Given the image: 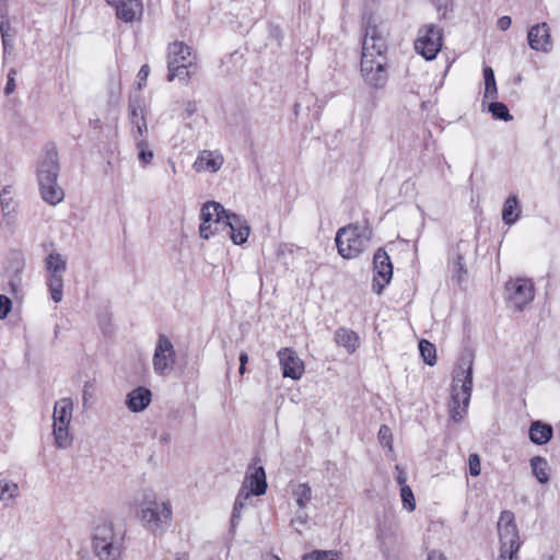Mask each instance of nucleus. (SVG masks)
Returning a JSON list of instances; mask_svg holds the SVG:
<instances>
[{"mask_svg": "<svg viewBox=\"0 0 560 560\" xmlns=\"http://www.w3.org/2000/svg\"><path fill=\"white\" fill-rule=\"evenodd\" d=\"M242 520V510H237L233 508L232 516H231V527L234 529Z\"/></svg>", "mask_w": 560, "mask_h": 560, "instance_id": "52", "label": "nucleus"}, {"mask_svg": "<svg viewBox=\"0 0 560 560\" xmlns=\"http://www.w3.org/2000/svg\"><path fill=\"white\" fill-rule=\"evenodd\" d=\"M151 397V390L140 386L127 395L126 406L132 412L143 411L150 405Z\"/></svg>", "mask_w": 560, "mask_h": 560, "instance_id": "21", "label": "nucleus"}, {"mask_svg": "<svg viewBox=\"0 0 560 560\" xmlns=\"http://www.w3.org/2000/svg\"><path fill=\"white\" fill-rule=\"evenodd\" d=\"M131 125L133 126V130H132L133 138L136 139V136H137L138 139H145V135L148 132V126H147L145 118H140L137 120V122L131 124Z\"/></svg>", "mask_w": 560, "mask_h": 560, "instance_id": "43", "label": "nucleus"}, {"mask_svg": "<svg viewBox=\"0 0 560 560\" xmlns=\"http://www.w3.org/2000/svg\"><path fill=\"white\" fill-rule=\"evenodd\" d=\"M245 366H246V365H242V364L240 363V369H238L240 374H242V375H243V374L245 373Z\"/></svg>", "mask_w": 560, "mask_h": 560, "instance_id": "60", "label": "nucleus"}, {"mask_svg": "<svg viewBox=\"0 0 560 560\" xmlns=\"http://www.w3.org/2000/svg\"><path fill=\"white\" fill-rule=\"evenodd\" d=\"M72 1H73L74 4L78 2V0H72Z\"/></svg>", "mask_w": 560, "mask_h": 560, "instance_id": "62", "label": "nucleus"}, {"mask_svg": "<svg viewBox=\"0 0 560 560\" xmlns=\"http://www.w3.org/2000/svg\"><path fill=\"white\" fill-rule=\"evenodd\" d=\"M230 229L231 240L234 244L245 243L249 236L250 228L247 221L236 213L230 212L224 221V226Z\"/></svg>", "mask_w": 560, "mask_h": 560, "instance_id": "19", "label": "nucleus"}, {"mask_svg": "<svg viewBox=\"0 0 560 560\" xmlns=\"http://www.w3.org/2000/svg\"><path fill=\"white\" fill-rule=\"evenodd\" d=\"M16 223V211L3 212L2 219L0 221V229L5 232L12 234L15 229Z\"/></svg>", "mask_w": 560, "mask_h": 560, "instance_id": "39", "label": "nucleus"}, {"mask_svg": "<svg viewBox=\"0 0 560 560\" xmlns=\"http://www.w3.org/2000/svg\"><path fill=\"white\" fill-rule=\"evenodd\" d=\"M148 77H149V66L143 65L138 72L139 89L142 88V84L147 81Z\"/></svg>", "mask_w": 560, "mask_h": 560, "instance_id": "51", "label": "nucleus"}, {"mask_svg": "<svg viewBox=\"0 0 560 560\" xmlns=\"http://www.w3.org/2000/svg\"><path fill=\"white\" fill-rule=\"evenodd\" d=\"M20 493L18 483L8 480H0V501L8 502L15 499Z\"/></svg>", "mask_w": 560, "mask_h": 560, "instance_id": "31", "label": "nucleus"}, {"mask_svg": "<svg viewBox=\"0 0 560 560\" xmlns=\"http://www.w3.org/2000/svg\"><path fill=\"white\" fill-rule=\"evenodd\" d=\"M293 498L299 508L305 509L312 500V489L308 483H299L293 489Z\"/></svg>", "mask_w": 560, "mask_h": 560, "instance_id": "30", "label": "nucleus"}, {"mask_svg": "<svg viewBox=\"0 0 560 560\" xmlns=\"http://www.w3.org/2000/svg\"><path fill=\"white\" fill-rule=\"evenodd\" d=\"M45 269L50 298L55 303H59L63 296V273L67 270V258L60 253H50L45 258Z\"/></svg>", "mask_w": 560, "mask_h": 560, "instance_id": "8", "label": "nucleus"}, {"mask_svg": "<svg viewBox=\"0 0 560 560\" xmlns=\"http://www.w3.org/2000/svg\"><path fill=\"white\" fill-rule=\"evenodd\" d=\"M92 549L100 560H118L122 550V537L112 523L102 521L93 528Z\"/></svg>", "mask_w": 560, "mask_h": 560, "instance_id": "5", "label": "nucleus"}, {"mask_svg": "<svg viewBox=\"0 0 560 560\" xmlns=\"http://www.w3.org/2000/svg\"><path fill=\"white\" fill-rule=\"evenodd\" d=\"M450 270L452 279L457 283H460L466 278L467 269L465 267L463 255L457 254L456 258L450 262Z\"/></svg>", "mask_w": 560, "mask_h": 560, "instance_id": "32", "label": "nucleus"}, {"mask_svg": "<svg viewBox=\"0 0 560 560\" xmlns=\"http://www.w3.org/2000/svg\"><path fill=\"white\" fill-rule=\"evenodd\" d=\"M443 45L442 30L433 24L424 25L418 31L415 49L427 60H433Z\"/></svg>", "mask_w": 560, "mask_h": 560, "instance_id": "10", "label": "nucleus"}, {"mask_svg": "<svg viewBox=\"0 0 560 560\" xmlns=\"http://www.w3.org/2000/svg\"><path fill=\"white\" fill-rule=\"evenodd\" d=\"M520 205L516 196H510L502 209V220L506 225L514 224L520 218Z\"/></svg>", "mask_w": 560, "mask_h": 560, "instance_id": "26", "label": "nucleus"}, {"mask_svg": "<svg viewBox=\"0 0 560 560\" xmlns=\"http://www.w3.org/2000/svg\"><path fill=\"white\" fill-rule=\"evenodd\" d=\"M400 497L405 509H407L409 512L416 509L415 497L409 486H402L400 488Z\"/></svg>", "mask_w": 560, "mask_h": 560, "instance_id": "40", "label": "nucleus"}, {"mask_svg": "<svg viewBox=\"0 0 560 560\" xmlns=\"http://www.w3.org/2000/svg\"><path fill=\"white\" fill-rule=\"evenodd\" d=\"M469 472L471 476L477 477L480 475L481 465L480 457L477 454H470L468 458Z\"/></svg>", "mask_w": 560, "mask_h": 560, "instance_id": "45", "label": "nucleus"}, {"mask_svg": "<svg viewBox=\"0 0 560 560\" xmlns=\"http://www.w3.org/2000/svg\"><path fill=\"white\" fill-rule=\"evenodd\" d=\"M370 231L360 225L341 228L336 235L338 253L346 259L355 258L368 246Z\"/></svg>", "mask_w": 560, "mask_h": 560, "instance_id": "6", "label": "nucleus"}, {"mask_svg": "<svg viewBox=\"0 0 560 560\" xmlns=\"http://www.w3.org/2000/svg\"><path fill=\"white\" fill-rule=\"evenodd\" d=\"M419 351H420V354H421L423 361L428 365L432 366L436 363V349L432 342H430L425 339H422L419 342Z\"/></svg>", "mask_w": 560, "mask_h": 560, "instance_id": "35", "label": "nucleus"}, {"mask_svg": "<svg viewBox=\"0 0 560 560\" xmlns=\"http://www.w3.org/2000/svg\"><path fill=\"white\" fill-rule=\"evenodd\" d=\"M530 467L534 476L540 483H547L549 478L547 474L548 463L544 457L534 456L530 458Z\"/></svg>", "mask_w": 560, "mask_h": 560, "instance_id": "29", "label": "nucleus"}, {"mask_svg": "<svg viewBox=\"0 0 560 560\" xmlns=\"http://www.w3.org/2000/svg\"><path fill=\"white\" fill-rule=\"evenodd\" d=\"M136 145L139 150V160L144 164L148 165L151 163L153 159V152L149 149V144L145 139H138L136 136Z\"/></svg>", "mask_w": 560, "mask_h": 560, "instance_id": "38", "label": "nucleus"}, {"mask_svg": "<svg viewBox=\"0 0 560 560\" xmlns=\"http://www.w3.org/2000/svg\"><path fill=\"white\" fill-rule=\"evenodd\" d=\"M176 362V353L172 341L165 335H160L153 357V368L159 375L171 372Z\"/></svg>", "mask_w": 560, "mask_h": 560, "instance_id": "12", "label": "nucleus"}, {"mask_svg": "<svg viewBox=\"0 0 560 560\" xmlns=\"http://www.w3.org/2000/svg\"><path fill=\"white\" fill-rule=\"evenodd\" d=\"M340 553L336 550H314L310 553H305L303 560H339Z\"/></svg>", "mask_w": 560, "mask_h": 560, "instance_id": "37", "label": "nucleus"}, {"mask_svg": "<svg viewBox=\"0 0 560 560\" xmlns=\"http://www.w3.org/2000/svg\"><path fill=\"white\" fill-rule=\"evenodd\" d=\"M377 540L382 553L386 559H389L392 552L399 545L397 524L393 522L380 524L377 528Z\"/></svg>", "mask_w": 560, "mask_h": 560, "instance_id": "18", "label": "nucleus"}, {"mask_svg": "<svg viewBox=\"0 0 560 560\" xmlns=\"http://www.w3.org/2000/svg\"><path fill=\"white\" fill-rule=\"evenodd\" d=\"M73 401L69 397L61 398L55 402L52 420L54 423L69 425L72 419Z\"/></svg>", "mask_w": 560, "mask_h": 560, "instance_id": "23", "label": "nucleus"}, {"mask_svg": "<svg viewBox=\"0 0 560 560\" xmlns=\"http://www.w3.org/2000/svg\"><path fill=\"white\" fill-rule=\"evenodd\" d=\"M106 2L115 7L117 18L126 23H132L142 18L143 4L140 0H106Z\"/></svg>", "mask_w": 560, "mask_h": 560, "instance_id": "17", "label": "nucleus"}, {"mask_svg": "<svg viewBox=\"0 0 560 560\" xmlns=\"http://www.w3.org/2000/svg\"><path fill=\"white\" fill-rule=\"evenodd\" d=\"M378 440L382 445L392 447V432L387 425H381L378 430Z\"/></svg>", "mask_w": 560, "mask_h": 560, "instance_id": "47", "label": "nucleus"}, {"mask_svg": "<svg viewBox=\"0 0 560 560\" xmlns=\"http://www.w3.org/2000/svg\"><path fill=\"white\" fill-rule=\"evenodd\" d=\"M1 213L16 211V203L14 201L13 189L11 186H5L0 192Z\"/></svg>", "mask_w": 560, "mask_h": 560, "instance_id": "34", "label": "nucleus"}, {"mask_svg": "<svg viewBox=\"0 0 560 560\" xmlns=\"http://www.w3.org/2000/svg\"><path fill=\"white\" fill-rule=\"evenodd\" d=\"M187 116H191L196 112V104L194 102H187L185 106Z\"/></svg>", "mask_w": 560, "mask_h": 560, "instance_id": "56", "label": "nucleus"}, {"mask_svg": "<svg viewBox=\"0 0 560 560\" xmlns=\"http://www.w3.org/2000/svg\"><path fill=\"white\" fill-rule=\"evenodd\" d=\"M59 161L55 147H47L37 165V180L40 197L51 206L60 203L65 198V191L58 184Z\"/></svg>", "mask_w": 560, "mask_h": 560, "instance_id": "3", "label": "nucleus"}, {"mask_svg": "<svg viewBox=\"0 0 560 560\" xmlns=\"http://www.w3.org/2000/svg\"><path fill=\"white\" fill-rule=\"evenodd\" d=\"M128 109L131 124L137 122L140 118H144L143 109L138 101H130Z\"/></svg>", "mask_w": 560, "mask_h": 560, "instance_id": "41", "label": "nucleus"}, {"mask_svg": "<svg viewBox=\"0 0 560 560\" xmlns=\"http://www.w3.org/2000/svg\"><path fill=\"white\" fill-rule=\"evenodd\" d=\"M7 0H0V10L5 7ZM10 30V24L4 14H0V33L4 48L7 47V37Z\"/></svg>", "mask_w": 560, "mask_h": 560, "instance_id": "42", "label": "nucleus"}, {"mask_svg": "<svg viewBox=\"0 0 560 560\" xmlns=\"http://www.w3.org/2000/svg\"><path fill=\"white\" fill-rule=\"evenodd\" d=\"M483 78H485V97L486 98H495L498 94L497 83L494 78V72L492 68L485 67L483 68Z\"/></svg>", "mask_w": 560, "mask_h": 560, "instance_id": "33", "label": "nucleus"}, {"mask_svg": "<svg viewBox=\"0 0 560 560\" xmlns=\"http://www.w3.org/2000/svg\"><path fill=\"white\" fill-rule=\"evenodd\" d=\"M308 514L305 512V509L299 508L295 512V516L292 518L291 524L295 525H306L308 522Z\"/></svg>", "mask_w": 560, "mask_h": 560, "instance_id": "49", "label": "nucleus"}, {"mask_svg": "<svg viewBox=\"0 0 560 560\" xmlns=\"http://www.w3.org/2000/svg\"><path fill=\"white\" fill-rule=\"evenodd\" d=\"M374 279L372 289L376 294H382L384 288L390 282L393 277V265L388 254L383 249L378 248L374 254Z\"/></svg>", "mask_w": 560, "mask_h": 560, "instance_id": "13", "label": "nucleus"}, {"mask_svg": "<svg viewBox=\"0 0 560 560\" xmlns=\"http://www.w3.org/2000/svg\"><path fill=\"white\" fill-rule=\"evenodd\" d=\"M268 560H280L277 556H269Z\"/></svg>", "mask_w": 560, "mask_h": 560, "instance_id": "61", "label": "nucleus"}, {"mask_svg": "<svg viewBox=\"0 0 560 560\" xmlns=\"http://www.w3.org/2000/svg\"><path fill=\"white\" fill-rule=\"evenodd\" d=\"M278 358L283 377H290L294 381L302 377L304 373V363L293 349H280L278 351Z\"/></svg>", "mask_w": 560, "mask_h": 560, "instance_id": "14", "label": "nucleus"}, {"mask_svg": "<svg viewBox=\"0 0 560 560\" xmlns=\"http://www.w3.org/2000/svg\"><path fill=\"white\" fill-rule=\"evenodd\" d=\"M188 553L187 552H183V553H178L176 556V559L175 560H188Z\"/></svg>", "mask_w": 560, "mask_h": 560, "instance_id": "59", "label": "nucleus"}, {"mask_svg": "<svg viewBox=\"0 0 560 560\" xmlns=\"http://www.w3.org/2000/svg\"><path fill=\"white\" fill-rule=\"evenodd\" d=\"M94 382L92 381H88L84 383L83 385V390H82V400H83V406L85 407L89 402H91L94 398Z\"/></svg>", "mask_w": 560, "mask_h": 560, "instance_id": "44", "label": "nucleus"}, {"mask_svg": "<svg viewBox=\"0 0 560 560\" xmlns=\"http://www.w3.org/2000/svg\"><path fill=\"white\" fill-rule=\"evenodd\" d=\"M250 495H253V494L248 490L241 488V490L238 491V493L236 495L233 508L237 509V510H243Z\"/></svg>", "mask_w": 560, "mask_h": 560, "instance_id": "46", "label": "nucleus"}, {"mask_svg": "<svg viewBox=\"0 0 560 560\" xmlns=\"http://www.w3.org/2000/svg\"><path fill=\"white\" fill-rule=\"evenodd\" d=\"M222 164V155L213 151L205 150L198 154L192 167L198 173L203 171L214 173L221 168Z\"/></svg>", "mask_w": 560, "mask_h": 560, "instance_id": "20", "label": "nucleus"}, {"mask_svg": "<svg viewBox=\"0 0 560 560\" xmlns=\"http://www.w3.org/2000/svg\"><path fill=\"white\" fill-rule=\"evenodd\" d=\"M552 434V427L539 420L532 422L528 432L530 442L536 445L547 444L551 440Z\"/></svg>", "mask_w": 560, "mask_h": 560, "instance_id": "24", "label": "nucleus"}, {"mask_svg": "<svg viewBox=\"0 0 560 560\" xmlns=\"http://www.w3.org/2000/svg\"><path fill=\"white\" fill-rule=\"evenodd\" d=\"M12 310V301L3 294H0V319H4Z\"/></svg>", "mask_w": 560, "mask_h": 560, "instance_id": "48", "label": "nucleus"}, {"mask_svg": "<svg viewBox=\"0 0 560 560\" xmlns=\"http://www.w3.org/2000/svg\"><path fill=\"white\" fill-rule=\"evenodd\" d=\"M472 389V359L462 357L454 370L452 395L450 401V417L454 422L464 419Z\"/></svg>", "mask_w": 560, "mask_h": 560, "instance_id": "2", "label": "nucleus"}, {"mask_svg": "<svg viewBox=\"0 0 560 560\" xmlns=\"http://www.w3.org/2000/svg\"><path fill=\"white\" fill-rule=\"evenodd\" d=\"M230 211L217 201H208L203 203L200 210L199 235L203 240H209L224 226V221Z\"/></svg>", "mask_w": 560, "mask_h": 560, "instance_id": "9", "label": "nucleus"}, {"mask_svg": "<svg viewBox=\"0 0 560 560\" xmlns=\"http://www.w3.org/2000/svg\"><path fill=\"white\" fill-rule=\"evenodd\" d=\"M512 24V20L510 16L508 15H504V16H501L499 20H498V27L501 30V31H506L508 28H510Z\"/></svg>", "mask_w": 560, "mask_h": 560, "instance_id": "53", "label": "nucleus"}, {"mask_svg": "<svg viewBox=\"0 0 560 560\" xmlns=\"http://www.w3.org/2000/svg\"><path fill=\"white\" fill-rule=\"evenodd\" d=\"M176 60V65L196 66L191 48L183 42H174L168 46L167 61Z\"/></svg>", "mask_w": 560, "mask_h": 560, "instance_id": "22", "label": "nucleus"}, {"mask_svg": "<svg viewBox=\"0 0 560 560\" xmlns=\"http://www.w3.org/2000/svg\"><path fill=\"white\" fill-rule=\"evenodd\" d=\"M143 526L154 535H161L171 526L172 508L167 501H159L153 494L145 495L138 510Z\"/></svg>", "mask_w": 560, "mask_h": 560, "instance_id": "4", "label": "nucleus"}, {"mask_svg": "<svg viewBox=\"0 0 560 560\" xmlns=\"http://www.w3.org/2000/svg\"><path fill=\"white\" fill-rule=\"evenodd\" d=\"M247 362H248V355H247V353H246V352H242V353L240 354V363H241L242 365H246V363H247Z\"/></svg>", "mask_w": 560, "mask_h": 560, "instance_id": "57", "label": "nucleus"}, {"mask_svg": "<svg viewBox=\"0 0 560 560\" xmlns=\"http://www.w3.org/2000/svg\"><path fill=\"white\" fill-rule=\"evenodd\" d=\"M505 290L509 301L518 311L534 300V284L528 279H511L505 283Z\"/></svg>", "mask_w": 560, "mask_h": 560, "instance_id": "11", "label": "nucleus"}, {"mask_svg": "<svg viewBox=\"0 0 560 560\" xmlns=\"http://www.w3.org/2000/svg\"><path fill=\"white\" fill-rule=\"evenodd\" d=\"M52 435L55 445L58 448H68L72 444V435L69 431V425L52 423Z\"/></svg>", "mask_w": 560, "mask_h": 560, "instance_id": "28", "label": "nucleus"}, {"mask_svg": "<svg viewBox=\"0 0 560 560\" xmlns=\"http://www.w3.org/2000/svg\"><path fill=\"white\" fill-rule=\"evenodd\" d=\"M427 560H446V558L443 553L432 550L428 553Z\"/></svg>", "mask_w": 560, "mask_h": 560, "instance_id": "55", "label": "nucleus"}, {"mask_svg": "<svg viewBox=\"0 0 560 560\" xmlns=\"http://www.w3.org/2000/svg\"><path fill=\"white\" fill-rule=\"evenodd\" d=\"M386 36L385 26L368 21L362 43L361 73L364 82L374 89H383L388 80Z\"/></svg>", "mask_w": 560, "mask_h": 560, "instance_id": "1", "label": "nucleus"}, {"mask_svg": "<svg viewBox=\"0 0 560 560\" xmlns=\"http://www.w3.org/2000/svg\"><path fill=\"white\" fill-rule=\"evenodd\" d=\"M436 4L438 11L444 10L446 12L448 10V4L452 0H433Z\"/></svg>", "mask_w": 560, "mask_h": 560, "instance_id": "54", "label": "nucleus"}, {"mask_svg": "<svg viewBox=\"0 0 560 560\" xmlns=\"http://www.w3.org/2000/svg\"><path fill=\"white\" fill-rule=\"evenodd\" d=\"M15 74H16L15 69H11L8 73V81H7V84L4 88V93L7 95H10L15 90Z\"/></svg>", "mask_w": 560, "mask_h": 560, "instance_id": "50", "label": "nucleus"}, {"mask_svg": "<svg viewBox=\"0 0 560 560\" xmlns=\"http://www.w3.org/2000/svg\"><path fill=\"white\" fill-rule=\"evenodd\" d=\"M397 482L400 485V488H401L402 486H407V485H406V477H405L402 474H400V475L397 477Z\"/></svg>", "mask_w": 560, "mask_h": 560, "instance_id": "58", "label": "nucleus"}, {"mask_svg": "<svg viewBox=\"0 0 560 560\" xmlns=\"http://www.w3.org/2000/svg\"><path fill=\"white\" fill-rule=\"evenodd\" d=\"M258 458L247 468L243 489L248 490L253 495H262L267 490L266 472L262 466H257Z\"/></svg>", "mask_w": 560, "mask_h": 560, "instance_id": "15", "label": "nucleus"}, {"mask_svg": "<svg viewBox=\"0 0 560 560\" xmlns=\"http://www.w3.org/2000/svg\"><path fill=\"white\" fill-rule=\"evenodd\" d=\"M489 112L492 114L493 118L501 119L504 121H511L513 119L512 115L509 112L508 106L501 102H493L489 105Z\"/></svg>", "mask_w": 560, "mask_h": 560, "instance_id": "36", "label": "nucleus"}, {"mask_svg": "<svg viewBox=\"0 0 560 560\" xmlns=\"http://www.w3.org/2000/svg\"><path fill=\"white\" fill-rule=\"evenodd\" d=\"M498 533L500 538V555L498 560H517L520 536L512 512L503 511L501 513L498 522Z\"/></svg>", "mask_w": 560, "mask_h": 560, "instance_id": "7", "label": "nucleus"}, {"mask_svg": "<svg viewBox=\"0 0 560 560\" xmlns=\"http://www.w3.org/2000/svg\"><path fill=\"white\" fill-rule=\"evenodd\" d=\"M335 341L338 346H342L349 353H353L359 346L358 335L348 328H338L335 331Z\"/></svg>", "mask_w": 560, "mask_h": 560, "instance_id": "25", "label": "nucleus"}, {"mask_svg": "<svg viewBox=\"0 0 560 560\" xmlns=\"http://www.w3.org/2000/svg\"><path fill=\"white\" fill-rule=\"evenodd\" d=\"M191 68H195V66L176 65V60L167 61V81L171 82L177 78L179 81L187 82L195 73Z\"/></svg>", "mask_w": 560, "mask_h": 560, "instance_id": "27", "label": "nucleus"}, {"mask_svg": "<svg viewBox=\"0 0 560 560\" xmlns=\"http://www.w3.org/2000/svg\"><path fill=\"white\" fill-rule=\"evenodd\" d=\"M528 45L533 50L549 52L553 44L550 27L546 22L532 26L527 34Z\"/></svg>", "mask_w": 560, "mask_h": 560, "instance_id": "16", "label": "nucleus"}]
</instances>
